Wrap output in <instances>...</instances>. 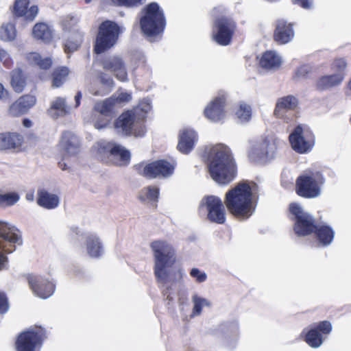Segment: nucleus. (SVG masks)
Here are the masks:
<instances>
[{"label": "nucleus", "instance_id": "28", "mask_svg": "<svg viewBox=\"0 0 351 351\" xmlns=\"http://www.w3.org/2000/svg\"><path fill=\"white\" fill-rule=\"evenodd\" d=\"M36 202L40 207L51 210L58 206L60 200L57 195L50 193L45 189H40L37 192Z\"/></svg>", "mask_w": 351, "mask_h": 351}, {"label": "nucleus", "instance_id": "36", "mask_svg": "<svg viewBox=\"0 0 351 351\" xmlns=\"http://www.w3.org/2000/svg\"><path fill=\"white\" fill-rule=\"evenodd\" d=\"M114 99L110 97L103 101H97L93 107V110L102 116L112 117L114 107Z\"/></svg>", "mask_w": 351, "mask_h": 351}, {"label": "nucleus", "instance_id": "5", "mask_svg": "<svg viewBox=\"0 0 351 351\" xmlns=\"http://www.w3.org/2000/svg\"><path fill=\"white\" fill-rule=\"evenodd\" d=\"M121 33V27L116 22L106 20L101 23L94 43V52L101 54L112 49L117 43Z\"/></svg>", "mask_w": 351, "mask_h": 351}, {"label": "nucleus", "instance_id": "3", "mask_svg": "<svg viewBox=\"0 0 351 351\" xmlns=\"http://www.w3.org/2000/svg\"><path fill=\"white\" fill-rule=\"evenodd\" d=\"M154 258V272L157 282L166 283L169 274L167 269L172 267L177 261L174 247L164 240H156L151 243Z\"/></svg>", "mask_w": 351, "mask_h": 351}, {"label": "nucleus", "instance_id": "42", "mask_svg": "<svg viewBox=\"0 0 351 351\" xmlns=\"http://www.w3.org/2000/svg\"><path fill=\"white\" fill-rule=\"evenodd\" d=\"M20 199L16 192H10L1 194V206H11L14 205Z\"/></svg>", "mask_w": 351, "mask_h": 351}, {"label": "nucleus", "instance_id": "23", "mask_svg": "<svg viewBox=\"0 0 351 351\" xmlns=\"http://www.w3.org/2000/svg\"><path fill=\"white\" fill-rule=\"evenodd\" d=\"M298 105L297 98L293 95H287L279 98L276 102L274 109V115L281 119H287V113L289 111H293Z\"/></svg>", "mask_w": 351, "mask_h": 351}, {"label": "nucleus", "instance_id": "29", "mask_svg": "<svg viewBox=\"0 0 351 351\" xmlns=\"http://www.w3.org/2000/svg\"><path fill=\"white\" fill-rule=\"evenodd\" d=\"M32 36L38 40L49 43L53 39V30L47 23L38 22L32 28Z\"/></svg>", "mask_w": 351, "mask_h": 351}, {"label": "nucleus", "instance_id": "2", "mask_svg": "<svg viewBox=\"0 0 351 351\" xmlns=\"http://www.w3.org/2000/svg\"><path fill=\"white\" fill-rule=\"evenodd\" d=\"M203 156L207 160L210 177L217 183L227 185L234 180L237 167L229 147L217 145L205 149Z\"/></svg>", "mask_w": 351, "mask_h": 351}, {"label": "nucleus", "instance_id": "25", "mask_svg": "<svg viewBox=\"0 0 351 351\" xmlns=\"http://www.w3.org/2000/svg\"><path fill=\"white\" fill-rule=\"evenodd\" d=\"M24 143V137L18 132L1 134V149L19 151Z\"/></svg>", "mask_w": 351, "mask_h": 351}, {"label": "nucleus", "instance_id": "59", "mask_svg": "<svg viewBox=\"0 0 351 351\" xmlns=\"http://www.w3.org/2000/svg\"><path fill=\"white\" fill-rule=\"evenodd\" d=\"M101 81L102 83L108 84V85H112L114 84L113 80L112 78L109 77L108 79H105L104 77L101 78Z\"/></svg>", "mask_w": 351, "mask_h": 351}, {"label": "nucleus", "instance_id": "49", "mask_svg": "<svg viewBox=\"0 0 351 351\" xmlns=\"http://www.w3.org/2000/svg\"><path fill=\"white\" fill-rule=\"evenodd\" d=\"M147 198L151 201H158L159 196V189L156 186H149L147 188Z\"/></svg>", "mask_w": 351, "mask_h": 351}, {"label": "nucleus", "instance_id": "37", "mask_svg": "<svg viewBox=\"0 0 351 351\" xmlns=\"http://www.w3.org/2000/svg\"><path fill=\"white\" fill-rule=\"evenodd\" d=\"M86 245L88 255L93 258H99L103 252L102 245L99 239L95 235L87 237Z\"/></svg>", "mask_w": 351, "mask_h": 351}, {"label": "nucleus", "instance_id": "20", "mask_svg": "<svg viewBox=\"0 0 351 351\" xmlns=\"http://www.w3.org/2000/svg\"><path fill=\"white\" fill-rule=\"evenodd\" d=\"M36 102V97L25 94L18 98L8 108V114L14 117H21L31 109Z\"/></svg>", "mask_w": 351, "mask_h": 351}, {"label": "nucleus", "instance_id": "27", "mask_svg": "<svg viewBox=\"0 0 351 351\" xmlns=\"http://www.w3.org/2000/svg\"><path fill=\"white\" fill-rule=\"evenodd\" d=\"M69 35L63 44L64 51L69 54L77 51L81 47L84 34L81 30H75Z\"/></svg>", "mask_w": 351, "mask_h": 351}, {"label": "nucleus", "instance_id": "52", "mask_svg": "<svg viewBox=\"0 0 351 351\" xmlns=\"http://www.w3.org/2000/svg\"><path fill=\"white\" fill-rule=\"evenodd\" d=\"M1 62L5 67L10 69L13 65V61L6 51L1 49Z\"/></svg>", "mask_w": 351, "mask_h": 351}, {"label": "nucleus", "instance_id": "61", "mask_svg": "<svg viewBox=\"0 0 351 351\" xmlns=\"http://www.w3.org/2000/svg\"><path fill=\"white\" fill-rule=\"evenodd\" d=\"M347 88L351 93V78L349 80L348 84H347Z\"/></svg>", "mask_w": 351, "mask_h": 351}, {"label": "nucleus", "instance_id": "11", "mask_svg": "<svg viewBox=\"0 0 351 351\" xmlns=\"http://www.w3.org/2000/svg\"><path fill=\"white\" fill-rule=\"evenodd\" d=\"M47 338L46 330L40 326H32L20 332L15 341L16 351H40Z\"/></svg>", "mask_w": 351, "mask_h": 351}, {"label": "nucleus", "instance_id": "9", "mask_svg": "<svg viewBox=\"0 0 351 351\" xmlns=\"http://www.w3.org/2000/svg\"><path fill=\"white\" fill-rule=\"evenodd\" d=\"M145 117L138 116L136 110L123 112L114 121V128L125 136H143L145 133Z\"/></svg>", "mask_w": 351, "mask_h": 351}, {"label": "nucleus", "instance_id": "30", "mask_svg": "<svg viewBox=\"0 0 351 351\" xmlns=\"http://www.w3.org/2000/svg\"><path fill=\"white\" fill-rule=\"evenodd\" d=\"M316 239L322 246H328L333 241L335 232L328 225H317L316 230L313 232Z\"/></svg>", "mask_w": 351, "mask_h": 351}, {"label": "nucleus", "instance_id": "51", "mask_svg": "<svg viewBox=\"0 0 351 351\" xmlns=\"http://www.w3.org/2000/svg\"><path fill=\"white\" fill-rule=\"evenodd\" d=\"M151 109V104L148 100H143L141 101L136 108L133 109L132 110H136L138 116L140 117L139 110H141L144 112V114L147 113L149 110ZM145 117V116L143 115L142 117Z\"/></svg>", "mask_w": 351, "mask_h": 351}, {"label": "nucleus", "instance_id": "12", "mask_svg": "<svg viewBox=\"0 0 351 351\" xmlns=\"http://www.w3.org/2000/svg\"><path fill=\"white\" fill-rule=\"evenodd\" d=\"M23 239L20 230L8 223L1 221V270L8 269V258L16 250V245H21Z\"/></svg>", "mask_w": 351, "mask_h": 351}, {"label": "nucleus", "instance_id": "19", "mask_svg": "<svg viewBox=\"0 0 351 351\" xmlns=\"http://www.w3.org/2000/svg\"><path fill=\"white\" fill-rule=\"evenodd\" d=\"M226 99L224 95L215 97L205 108L204 116L213 122H218L225 116Z\"/></svg>", "mask_w": 351, "mask_h": 351}, {"label": "nucleus", "instance_id": "22", "mask_svg": "<svg viewBox=\"0 0 351 351\" xmlns=\"http://www.w3.org/2000/svg\"><path fill=\"white\" fill-rule=\"evenodd\" d=\"M277 149L274 140L265 138L255 145L250 151L248 156L251 160L272 156Z\"/></svg>", "mask_w": 351, "mask_h": 351}, {"label": "nucleus", "instance_id": "46", "mask_svg": "<svg viewBox=\"0 0 351 351\" xmlns=\"http://www.w3.org/2000/svg\"><path fill=\"white\" fill-rule=\"evenodd\" d=\"M193 302L194 303L193 313V315H198L202 313L203 306L206 304V300L197 295H194L193 297Z\"/></svg>", "mask_w": 351, "mask_h": 351}, {"label": "nucleus", "instance_id": "18", "mask_svg": "<svg viewBox=\"0 0 351 351\" xmlns=\"http://www.w3.org/2000/svg\"><path fill=\"white\" fill-rule=\"evenodd\" d=\"M101 65L104 70L113 73L119 81L122 82L128 81L125 64L121 57L110 56L101 61Z\"/></svg>", "mask_w": 351, "mask_h": 351}, {"label": "nucleus", "instance_id": "53", "mask_svg": "<svg viewBox=\"0 0 351 351\" xmlns=\"http://www.w3.org/2000/svg\"><path fill=\"white\" fill-rule=\"evenodd\" d=\"M9 303L6 295L1 292V314L5 313L9 309Z\"/></svg>", "mask_w": 351, "mask_h": 351}, {"label": "nucleus", "instance_id": "15", "mask_svg": "<svg viewBox=\"0 0 351 351\" xmlns=\"http://www.w3.org/2000/svg\"><path fill=\"white\" fill-rule=\"evenodd\" d=\"M291 148L300 154L310 152L315 145V138L313 132L297 125L289 136Z\"/></svg>", "mask_w": 351, "mask_h": 351}, {"label": "nucleus", "instance_id": "4", "mask_svg": "<svg viewBox=\"0 0 351 351\" xmlns=\"http://www.w3.org/2000/svg\"><path fill=\"white\" fill-rule=\"evenodd\" d=\"M140 19L142 32L148 37L157 36L163 33L166 26L164 12L156 2L146 5L142 10Z\"/></svg>", "mask_w": 351, "mask_h": 351}, {"label": "nucleus", "instance_id": "33", "mask_svg": "<svg viewBox=\"0 0 351 351\" xmlns=\"http://www.w3.org/2000/svg\"><path fill=\"white\" fill-rule=\"evenodd\" d=\"M60 143L62 144L65 154L68 156L77 154L79 145L77 137L71 132L65 131L62 133Z\"/></svg>", "mask_w": 351, "mask_h": 351}, {"label": "nucleus", "instance_id": "6", "mask_svg": "<svg viewBox=\"0 0 351 351\" xmlns=\"http://www.w3.org/2000/svg\"><path fill=\"white\" fill-rule=\"evenodd\" d=\"M324 178L319 171H308L300 175L295 180L296 194L306 199L315 198L319 195Z\"/></svg>", "mask_w": 351, "mask_h": 351}, {"label": "nucleus", "instance_id": "26", "mask_svg": "<svg viewBox=\"0 0 351 351\" xmlns=\"http://www.w3.org/2000/svg\"><path fill=\"white\" fill-rule=\"evenodd\" d=\"M25 60L29 65L45 71L49 70L53 64L51 57H43L35 51L27 53L25 55Z\"/></svg>", "mask_w": 351, "mask_h": 351}, {"label": "nucleus", "instance_id": "56", "mask_svg": "<svg viewBox=\"0 0 351 351\" xmlns=\"http://www.w3.org/2000/svg\"><path fill=\"white\" fill-rule=\"evenodd\" d=\"M82 99V93L78 91L75 96V107H78L80 105V101Z\"/></svg>", "mask_w": 351, "mask_h": 351}, {"label": "nucleus", "instance_id": "34", "mask_svg": "<svg viewBox=\"0 0 351 351\" xmlns=\"http://www.w3.org/2000/svg\"><path fill=\"white\" fill-rule=\"evenodd\" d=\"M10 84L18 93L24 90L27 85V76L21 69H15L11 72Z\"/></svg>", "mask_w": 351, "mask_h": 351}, {"label": "nucleus", "instance_id": "17", "mask_svg": "<svg viewBox=\"0 0 351 351\" xmlns=\"http://www.w3.org/2000/svg\"><path fill=\"white\" fill-rule=\"evenodd\" d=\"M27 279L32 291L41 298H49L55 291V285L43 276L29 274Z\"/></svg>", "mask_w": 351, "mask_h": 351}, {"label": "nucleus", "instance_id": "1", "mask_svg": "<svg viewBox=\"0 0 351 351\" xmlns=\"http://www.w3.org/2000/svg\"><path fill=\"white\" fill-rule=\"evenodd\" d=\"M256 207L252 189L247 182H240L229 189L223 202L219 197L210 195L204 196L199 204V209L206 212V219L219 225L226 221V208L234 217L247 219L255 212Z\"/></svg>", "mask_w": 351, "mask_h": 351}, {"label": "nucleus", "instance_id": "57", "mask_svg": "<svg viewBox=\"0 0 351 351\" xmlns=\"http://www.w3.org/2000/svg\"><path fill=\"white\" fill-rule=\"evenodd\" d=\"M23 125L26 128H29L32 126V122L30 119L25 118L22 121Z\"/></svg>", "mask_w": 351, "mask_h": 351}, {"label": "nucleus", "instance_id": "16", "mask_svg": "<svg viewBox=\"0 0 351 351\" xmlns=\"http://www.w3.org/2000/svg\"><path fill=\"white\" fill-rule=\"evenodd\" d=\"M295 23L284 19H278L274 23L273 39L278 45L290 43L295 36Z\"/></svg>", "mask_w": 351, "mask_h": 351}, {"label": "nucleus", "instance_id": "21", "mask_svg": "<svg viewBox=\"0 0 351 351\" xmlns=\"http://www.w3.org/2000/svg\"><path fill=\"white\" fill-rule=\"evenodd\" d=\"M29 0H15L12 13L16 17H23L26 21H33L38 14V5H33L29 8Z\"/></svg>", "mask_w": 351, "mask_h": 351}, {"label": "nucleus", "instance_id": "14", "mask_svg": "<svg viewBox=\"0 0 351 351\" xmlns=\"http://www.w3.org/2000/svg\"><path fill=\"white\" fill-rule=\"evenodd\" d=\"M332 330L330 321L324 320L313 324L308 329L302 332L303 340L311 348H317L322 346Z\"/></svg>", "mask_w": 351, "mask_h": 351}, {"label": "nucleus", "instance_id": "13", "mask_svg": "<svg viewBox=\"0 0 351 351\" xmlns=\"http://www.w3.org/2000/svg\"><path fill=\"white\" fill-rule=\"evenodd\" d=\"M237 29L235 21L230 16H221L213 21L211 37L218 45H228Z\"/></svg>", "mask_w": 351, "mask_h": 351}, {"label": "nucleus", "instance_id": "32", "mask_svg": "<svg viewBox=\"0 0 351 351\" xmlns=\"http://www.w3.org/2000/svg\"><path fill=\"white\" fill-rule=\"evenodd\" d=\"M71 71L68 66H59L53 69L50 75L51 86L61 87L68 80Z\"/></svg>", "mask_w": 351, "mask_h": 351}, {"label": "nucleus", "instance_id": "31", "mask_svg": "<svg viewBox=\"0 0 351 351\" xmlns=\"http://www.w3.org/2000/svg\"><path fill=\"white\" fill-rule=\"evenodd\" d=\"M344 79L342 73L324 75L316 82V88L319 90H324L340 84Z\"/></svg>", "mask_w": 351, "mask_h": 351}, {"label": "nucleus", "instance_id": "39", "mask_svg": "<svg viewBox=\"0 0 351 351\" xmlns=\"http://www.w3.org/2000/svg\"><path fill=\"white\" fill-rule=\"evenodd\" d=\"M16 36V29L15 24L8 23L1 26V40L5 41H12Z\"/></svg>", "mask_w": 351, "mask_h": 351}, {"label": "nucleus", "instance_id": "47", "mask_svg": "<svg viewBox=\"0 0 351 351\" xmlns=\"http://www.w3.org/2000/svg\"><path fill=\"white\" fill-rule=\"evenodd\" d=\"M112 3L118 6L129 8L137 7L142 4L144 0H110Z\"/></svg>", "mask_w": 351, "mask_h": 351}, {"label": "nucleus", "instance_id": "40", "mask_svg": "<svg viewBox=\"0 0 351 351\" xmlns=\"http://www.w3.org/2000/svg\"><path fill=\"white\" fill-rule=\"evenodd\" d=\"M237 117L241 121H248L252 117V108L246 104H241L236 112Z\"/></svg>", "mask_w": 351, "mask_h": 351}, {"label": "nucleus", "instance_id": "58", "mask_svg": "<svg viewBox=\"0 0 351 351\" xmlns=\"http://www.w3.org/2000/svg\"><path fill=\"white\" fill-rule=\"evenodd\" d=\"M175 276H178L174 281H180L182 280L183 274L181 269H178L176 273Z\"/></svg>", "mask_w": 351, "mask_h": 351}, {"label": "nucleus", "instance_id": "60", "mask_svg": "<svg viewBox=\"0 0 351 351\" xmlns=\"http://www.w3.org/2000/svg\"><path fill=\"white\" fill-rule=\"evenodd\" d=\"M58 165L60 168H62V169H66V164L64 163V162H58Z\"/></svg>", "mask_w": 351, "mask_h": 351}, {"label": "nucleus", "instance_id": "45", "mask_svg": "<svg viewBox=\"0 0 351 351\" xmlns=\"http://www.w3.org/2000/svg\"><path fill=\"white\" fill-rule=\"evenodd\" d=\"M347 66V62L344 58H337L331 64V69L336 71V73H342L345 75V70Z\"/></svg>", "mask_w": 351, "mask_h": 351}, {"label": "nucleus", "instance_id": "62", "mask_svg": "<svg viewBox=\"0 0 351 351\" xmlns=\"http://www.w3.org/2000/svg\"><path fill=\"white\" fill-rule=\"evenodd\" d=\"M32 196H33L32 195H31V197L27 195V199H32Z\"/></svg>", "mask_w": 351, "mask_h": 351}, {"label": "nucleus", "instance_id": "44", "mask_svg": "<svg viewBox=\"0 0 351 351\" xmlns=\"http://www.w3.org/2000/svg\"><path fill=\"white\" fill-rule=\"evenodd\" d=\"M112 118L110 117L102 116L99 114L98 116L95 117L93 125L95 128L99 130L105 128L109 125Z\"/></svg>", "mask_w": 351, "mask_h": 351}, {"label": "nucleus", "instance_id": "54", "mask_svg": "<svg viewBox=\"0 0 351 351\" xmlns=\"http://www.w3.org/2000/svg\"><path fill=\"white\" fill-rule=\"evenodd\" d=\"M293 3L294 4L299 5L300 7L304 9H308L311 5V0H293Z\"/></svg>", "mask_w": 351, "mask_h": 351}, {"label": "nucleus", "instance_id": "43", "mask_svg": "<svg viewBox=\"0 0 351 351\" xmlns=\"http://www.w3.org/2000/svg\"><path fill=\"white\" fill-rule=\"evenodd\" d=\"M311 73V68L308 65H302L299 66L294 73L293 78L295 80L306 79Z\"/></svg>", "mask_w": 351, "mask_h": 351}, {"label": "nucleus", "instance_id": "35", "mask_svg": "<svg viewBox=\"0 0 351 351\" xmlns=\"http://www.w3.org/2000/svg\"><path fill=\"white\" fill-rule=\"evenodd\" d=\"M259 64L264 69H271L278 68L281 60L274 51H267L262 55Z\"/></svg>", "mask_w": 351, "mask_h": 351}, {"label": "nucleus", "instance_id": "10", "mask_svg": "<svg viewBox=\"0 0 351 351\" xmlns=\"http://www.w3.org/2000/svg\"><path fill=\"white\" fill-rule=\"evenodd\" d=\"M176 162L165 159H159L147 163L141 162L134 166L137 173L147 179L167 178L172 176Z\"/></svg>", "mask_w": 351, "mask_h": 351}, {"label": "nucleus", "instance_id": "50", "mask_svg": "<svg viewBox=\"0 0 351 351\" xmlns=\"http://www.w3.org/2000/svg\"><path fill=\"white\" fill-rule=\"evenodd\" d=\"M190 275L192 278H195L199 283L204 282L207 278L206 274L197 268H193L190 271Z\"/></svg>", "mask_w": 351, "mask_h": 351}, {"label": "nucleus", "instance_id": "64", "mask_svg": "<svg viewBox=\"0 0 351 351\" xmlns=\"http://www.w3.org/2000/svg\"><path fill=\"white\" fill-rule=\"evenodd\" d=\"M90 1H91V0H85V2H86V3H90Z\"/></svg>", "mask_w": 351, "mask_h": 351}, {"label": "nucleus", "instance_id": "41", "mask_svg": "<svg viewBox=\"0 0 351 351\" xmlns=\"http://www.w3.org/2000/svg\"><path fill=\"white\" fill-rule=\"evenodd\" d=\"M51 109L57 110L58 116H64L69 112V107L66 104L65 99L57 97L52 103Z\"/></svg>", "mask_w": 351, "mask_h": 351}, {"label": "nucleus", "instance_id": "7", "mask_svg": "<svg viewBox=\"0 0 351 351\" xmlns=\"http://www.w3.org/2000/svg\"><path fill=\"white\" fill-rule=\"evenodd\" d=\"M97 154L99 159L104 163L118 167L128 166L131 159L130 151L114 142L100 143Z\"/></svg>", "mask_w": 351, "mask_h": 351}, {"label": "nucleus", "instance_id": "38", "mask_svg": "<svg viewBox=\"0 0 351 351\" xmlns=\"http://www.w3.org/2000/svg\"><path fill=\"white\" fill-rule=\"evenodd\" d=\"M79 19L73 15H65L60 19V25L64 32L71 33L78 28Z\"/></svg>", "mask_w": 351, "mask_h": 351}, {"label": "nucleus", "instance_id": "63", "mask_svg": "<svg viewBox=\"0 0 351 351\" xmlns=\"http://www.w3.org/2000/svg\"><path fill=\"white\" fill-rule=\"evenodd\" d=\"M32 196H33L32 195H31V197L27 195V199H32Z\"/></svg>", "mask_w": 351, "mask_h": 351}, {"label": "nucleus", "instance_id": "55", "mask_svg": "<svg viewBox=\"0 0 351 351\" xmlns=\"http://www.w3.org/2000/svg\"><path fill=\"white\" fill-rule=\"evenodd\" d=\"M1 100L10 99V93L9 92L4 88L3 86L1 84Z\"/></svg>", "mask_w": 351, "mask_h": 351}, {"label": "nucleus", "instance_id": "8", "mask_svg": "<svg viewBox=\"0 0 351 351\" xmlns=\"http://www.w3.org/2000/svg\"><path fill=\"white\" fill-rule=\"evenodd\" d=\"M291 215V220L293 221V231L298 237H306L313 234L316 230L317 221L316 219L297 203H291L289 206Z\"/></svg>", "mask_w": 351, "mask_h": 351}, {"label": "nucleus", "instance_id": "24", "mask_svg": "<svg viewBox=\"0 0 351 351\" xmlns=\"http://www.w3.org/2000/svg\"><path fill=\"white\" fill-rule=\"evenodd\" d=\"M197 140V135L194 130L190 129L183 130L179 134L177 149L180 152L188 154L193 149Z\"/></svg>", "mask_w": 351, "mask_h": 351}, {"label": "nucleus", "instance_id": "48", "mask_svg": "<svg viewBox=\"0 0 351 351\" xmlns=\"http://www.w3.org/2000/svg\"><path fill=\"white\" fill-rule=\"evenodd\" d=\"M110 97L114 99V103L115 106L117 104L128 102L132 99L131 95L126 92H122L117 96L114 95Z\"/></svg>", "mask_w": 351, "mask_h": 351}]
</instances>
